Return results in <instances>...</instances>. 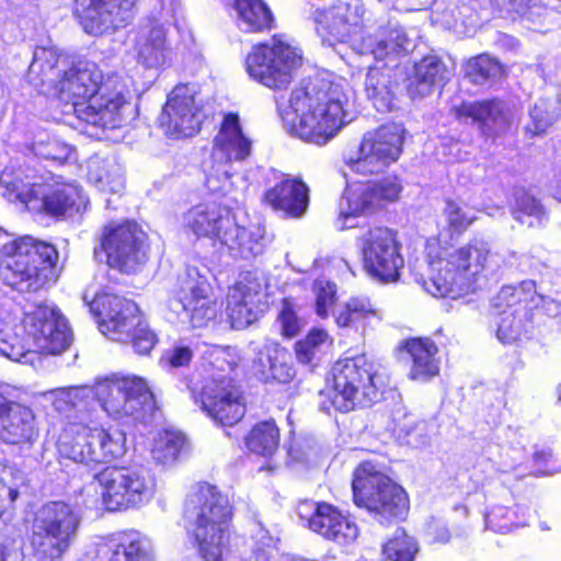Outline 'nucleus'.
Returning a JSON list of instances; mask_svg holds the SVG:
<instances>
[{
  "mask_svg": "<svg viewBox=\"0 0 561 561\" xmlns=\"http://www.w3.org/2000/svg\"><path fill=\"white\" fill-rule=\"evenodd\" d=\"M348 85L344 80L314 77L290 92L279 113L288 131L301 140L324 146L352 122Z\"/></svg>",
  "mask_w": 561,
  "mask_h": 561,
  "instance_id": "1",
  "label": "nucleus"
},
{
  "mask_svg": "<svg viewBox=\"0 0 561 561\" xmlns=\"http://www.w3.org/2000/svg\"><path fill=\"white\" fill-rule=\"evenodd\" d=\"M434 248V244L427 247L430 277L423 283L424 289L434 297L456 299L476 290L483 275H495L504 267L517 266L522 259L516 252H492L482 239L437 253Z\"/></svg>",
  "mask_w": 561,
  "mask_h": 561,
  "instance_id": "2",
  "label": "nucleus"
},
{
  "mask_svg": "<svg viewBox=\"0 0 561 561\" xmlns=\"http://www.w3.org/2000/svg\"><path fill=\"white\" fill-rule=\"evenodd\" d=\"M363 8L337 2L324 10H317L313 16L318 34L329 45L334 42H350L359 55H371L385 67H397L398 60L414 47L405 31L400 26L381 27L375 35L357 36L362 22Z\"/></svg>",
  "mask_w": 561,
  "mask_h": 561,
  "instance_id": "3",
  "label": "nucleus"
},
{
  "mask_svg": "<svg viewBox=\"0 0 561 561\" xmlns=\"http://www.w3.org/2000/svg\"><path fill=\"white\" fill-rule=\"evenodd\" d=\"M126 80L117 75L103 80L92 64L72 66V113L79 122L101 128H117L128 106Z\"/></svg>",
  "mask_w": 561,
  "mask_h": 561,
  "instance_id": "4",
  "label": "nucleus"
},
{
  "mask_svg": "<svg viewBox=\"0 0 561 561\" xmlns=\"http://www.w3.org/2000/svg\"><path fill=\"white\" fill-rule=\"evenodd\" d=\"M91 481L78 492L82 505L92 508L99 502L96 483L101 488L103 504L107 511L122 512L148 504L156 492L154 478L138 466H113L90 473Z\"/></svg>",
  "mask_w": 561,
  "mask_h": 561,
  "instance_id": "5",
  "label": "nucleus"
},
{
  "mask_svg": "<svg viewBox=\"0 0 561 561\" xmlns=\"http://www.w3.org/2000/svg\"><path fill=\"white\" fill-rule=\"evenodd\" d=\"M185 514L194 522V536L204 561H222L232 516L228 497L216 486L199 483L187 496Z\"/></svg>",
  "mask_w": 561,
  "mask_h": 561,
  "instance_id": "6",
  "label": "nucleus"
},
{
  "mask_svg": "<svg viewBox=\"0 0 561 561\" xmlns=\"http://www.w3.org/2000/svg\"><path fill=\"white\" fill-rule=\"evenodd\" d=\"M0 185L9 202H19L32 213L59 219L70 206L68 183L51 172L39 174L28 168H5L0 175Z\"/></svg>",
  "mask_w": 561,
  "mask_h": 561,
  "instance_id": "7",
  "label": "nucleus"
},
{
  "mask_svg": "<svg viewBox=\"0 0 561 561\" xmlns=\"http://www.w3.org/2000/svg\"><path fill=\"white\" fill-rule=\"evenodd\" d=\"M0 275L3 282L21 293H36L45 288L54 276L58 252L53 244L30 236L3 247Z\"/></svg>",
  "mask_w": 561,
  "mask_h": 561,
  "instance_id": "8",
  "label": "nucleus"
},
{
  "mask_svg": "<svg viewBox=\"0 0 561 561\" xmlns=\"http://www.w3.org/2000/svg\"><path fill=\"white\" fill-rule=\"evenodd\" d=\"M90 311L98 319L99 330L110 340L128 343L136 353L149 354L157 337L149 329L138 306L118 295L96 294L89 302Z\"/></svg>",
  "mask_w": 561,
  "mask_h": 561,
  "instance_id": "9",
  "label": "nucleus"
},
{
  "mask_svg": "<svg viewBox=\"0 0 561 561\" xmlns=\"http://www.w3.org/2000/svg\"><path fill=\"white\" fill-rule=\"evenodd\" d=\"M183 225L197 237L217 239L234 257L250 259L263 250L259 229L239 226L227 207L201 204L183 215Z\"/></svg>",
  "mask_w": 561,
  "mask_h": 561,
  "instance_id": "10",
  "label": "nucleus"
},
{
  "mask_svg": "<svg viewBox=\"0 0 561 561\" xmlns=\"http://www.w3.org/2000/svg\"><path fill=\"white\" fill-rule=\"evenodd\" d=\"M332 404L341 412L370 407L386 385L381 366L366 355L337 360L332 368Z\"/></svg>",
  "mask_w": 561,
  "mask_h": 561,
  "instance_id": "11",
  "label": "nucleus"
},
{
  "mask_svg": "<svg viewBox=\"0 0 561 561\" xmlns=\"http://www.w3.org/2000/svg\"><path fill=\"white\" fill-rule=\"evenodd\" d=\"M209 364L220 370L205 380L199 392L201 407L215 423L222 426L237 424L245 413V404L239 387L227 374L236 363L230 347L211 346L208 351Z\"/></svg>",
  "mask_w": 561,
  "mask_h": 561,
  "instance_id": "12",
  "label": "nucleus"
},
{
  "mask_svg": "<svg viewBox=\"0 0 561 561\" xmlns=\"http://www.w3.org/2000/svg\"><path fill=\"white\" fill-rule=\"evenodd\" d=\"M352 489L354 503L381 524L403 518L409 510L405 491L373 461H364L355 469Z\"/></svg>",
  "mask_w": 561,
  "mask_h": 561,
  "instance_id": "13",
  "label": "nucleus"
},
{
  "mask_svg": "<svg viewBox=\"0 0 561 561\" xmlns=\"http://www.w3.org/2000/svg\"><path fill=\"white\" fill-rule=\"evenodd\" d=\"M301 65L300 49L276 36L271 43L254 46L245 59L249 76L275 91L286 90Z\"/></svg>",
  "mask_w": 561,
  "mask_h": 561,
  "instance_id": "14",
  "label": "nucleus"
},
{
  "mask_svg": "<svg viewBox=\"0 0 561 561\" xmlns=\"http://www.w3.org/2000/svg\"><path fill=\"white\" fill-rule=\"evenodd\" d=\"M405 129L389 123L366 131L355 151L344 156L351 171L362 175L379 174L397 162L402 153Z\"/></svg>",
  "mask_w": 561,
  "mask_h": 561,
  "instance_id": "15",
  "label": "nucleus"
},
{
  "mask_svg": "<svg viewBox=\"0 0 561 561\" xmlns=\"http://www.w3.org/2000/svg\"><path fill=\"white\" fill-rule=\"evenodd\" d=\"M91 391L102 409L114 420L138 419L153 405V394L149 386L137 376L111 374L100 377Z\"/></svg>",
  "mask_w": 561,
  "mask_h": 561,
  "instance_id": "16",
  "label": "nucleus"
},
{
  "mask_svg": "<svg viewBox=\"0 0 561 561\" xmlns=\"http://www.w3.org/2000/svg\"><path fill=\"white\" fill-rule=\"evenodd\" d=\"M251 151L252 140L243 131L239 115L225 114L213 140V165L206 176L207 187L214 192L225 190L233 174L232 163L244 161Z\"/></svg>",
  "mask_w": 561,
  "mask_h": 561,
  "instance_id": "17",
  "label": "nucleus"
},
{
  "mask_svg": "<svg viewBox=\"0 0 561 561\" xmlns=\"http://www.w3.org/2000/svg\"><path fill=\"white\" fill-rule=\"evenodd\" d=\"M126 453V435L118 428L105 431L82 423H72V461L76 474L95 471V466L121 458Z\"/></svg>",
  "mask_w": 561,
  "mask_h": 561,
  "instance_id": "18",
  "label": "nucleus"
},
{
  "mask_svg": "<svg viewBox=\"0 0 561 561\" xmlns=\"http://www.w3.org/2000/svg\"><path fill=\"white\" fill-rule=\"evenodd\" d=\"M23 328L37 351L28 350L20 353L12 350L7 355L15 362L33 365L37 352L56 355L68 347L66 319L54 308L38 305L25 311Z\"/></svg>",
  "mask_w": 561,
  "mask_h": 561,
  "instance_id": "19",
  "label": "nucleus"
},
{
  "mask_svg": "<svg viewBox=\"0 0 561 561\" xmlns=\"http://www.w3.org/2000/svg\"><path fill=\"white\" fill-rule=\"evenodd\" d=\"M102 249L108 266L127 274L138 272L148 260L147 234L131 221L105 228Z\"/></svg>",
  "mask_w": 561,
  "mask_h": 561,
  "instance_id": "20",
  "label": "nucleus"
},
{
  "mask_svg": "<svg viewBox=\"0 0 561 561\" xmlns=\"http://www.w3.org/2000/svg\"><path fill=\"white\" fill-rule=\"evenodd\" d=\"M171 306L175 311L179 306L184 320L193 328L206 327L219 311L207 276L193 265H188L180 276V288Z\"/></svg>",
  "mask_w": 561,
  "mask_h": 561,
  "instance_id": "21",
  "label": "nucleus"
},
{
  "mask_svg": "<svg viewBox=\"0 0 561 561\" xmlns=\"http://www.w3.org/2000/svg\"><path fill=\"white\" fill-rule=\"evenodd\" d=\"M401 186L397 179H386L376 183H356L345 188L339 203L335 227L339 230L352 228L350 222L358 216L374 213L382 202L394 201Z\"/></svg>",
  "mask_w": 561,
  "mask_h": 561,
  "instance_id": "22",
  "label": "nucleus"
},
{
  "mask_svg": "<svg viewBox=\"0 0 561 561\" xmlns=\"http://www.w3.org/2000/svg\"><path fill=\"white\" fill-rule=\"evenodd\" d=\"M362 253L367 273L382 282L396 280L404 264L396 236L388 228L368 230L362 238Z\"/></svg>",
  "mask_w": 561,
  "mask_h": 561,
  "instance_id": "23",
  "label": "nucleus"
},
{
  "mask_svg": "<svg viewBox=\"0 0 561 561\" xmlns=\"http://www.w3.org/2000/svg\"><path fill=\"white\" fill-rule=\"evenodd\" d=\"M70 507L54 502L46 505L35 520L32 546L47 558H59L69 547Z\"/></svg>",
  "mask_w": 561,
  "mask_h": 561,
  "instance_id": "24",
  "label": "nucleus"
},
{
  "mask_svg": "<svg viewBox=\"0 0 561 561\" xmlns=\"http://www.w3.org/2000/svg\"><path fill=\"white\" fill-rule=\"evenodd\" d=\"M137 0H77L78 19L91 35L113 33L125 27L134 16Z\"/></svg>",
  "mask_w": 561,
  "mask_h": 561,
  "instance_id": "25",
  "label": "nucleus"
},
{
  "mask_svg": "<svg viewBox=\"0 0 561 561\" xmlns=\"http://www.w3.org/2000/svg\"><path fill=\"white\" fill-rule=\"evenodd\" d=\"M203 119L195 101V90L186 84L172 90L159 118L164 133L174 138L193 136L199 130Z\"/></svg>",
  "mask_w": 561,
  "mask_h": 561,
  "instance_id": "26",
  "label": "nucleus"
},
{
  "mask_svg": "<svg viewBox=\"0 0 561 561\" xmlns=\"http://www.w3.org/2000/svg\"><path fill=\"white\" fill-rule=\"evenodd\" d=\"M298 514L313 533L327 540L345 546L358 537L357 525L331 504L305 502L298 506Z\"/></svg>",
  "mask_w": 561,
  "mask_h": 561,
  "instance_id": "27",
  "label": "nucleus"
},
{
  "mask_svg": "<svg viewBox=\"0 0 561 561\" xmlns=\"http://www.w3.org/2000/svg\"><path fill=\"white\" fill-rule=\"evenodd\" d=\"M263 280L252 272L242 273L227 296V312L234 329L254 322L260 312Z\"/></svg>",
  "mask_w": 561,
  "mask_h": 561,
  "instance_id": "28",
  "label": "nucleus"
},
{
  "mask_svg": "<svg viewBox=\"0 0 561 561\" xmlns=\"http://www.w3.org/2000/svg\"><path fill=\"white\" fill-rule=\"evenodd\" d=\"M134 50L139 65L148 69H162L172 61L173 50L168 39L165 26L156 19H147L139 24Z\"/></svg>",
  "mask_w": 561,
  "mask_h": 561,
  "instance_id": "29",
  "label": "nucleus"
},
{
  "mask_svg": "<svg viewBox=\"0 0 561 561\" xmlns=\"http://www.w3.org/2000/svg\"><path fill=\"white\" fill-rule=\"evenodd\" d=\"M78 561H154L151 540L138 533L124 534L119 541L111 540L91 547Z\"/></svg>",
  "mask_w": 561,
  "mask_h": 561,
  "instance_id": "30",
  "label": "nucleus"
},
{
  "mask_svg": "<svg viewBox=\"0 0 561 561\" xmlns=\"http://www.w3.org/2000/svg\"><path fill=\"white\" fill-rule=\"evenodd\" d=\"M251 371L263 382L287 383L295 377L290 353L275 342H266L255 350Z\"/></svg>",
  "mask_w": 561,
  "mask_h": 561,
  "instance_id": "31",
  "label": "nucleus"
},
{
  "mask_svg": "<svg viewBox=\"0 0 561 561\" xmlns=\"http://www.w3.org/2000/svg\"><path fill=\"white\" fill-rule=\"evenodd\" d=\"M34 436L32 410L0 393V439L5 444L20 445L30 443Z\"/></svg>",
  "mask_w": 561,
  "mask_h": 561,
  "instance_id": "32",
  "label": "nucleus"
},
{
  "mask_svg": "<svg viewBox=\"0 0 561 561\" xmlns=\"http://www.w3.org/2000/svg\"><path fill=\"white\" fill-rule=\"evenodd\" d=\"M263 201L274 210L299 218L308 208L309 188L300 180L286 176L264 193Z\"/></svg>",
  "mask_w": 561,
  "mask_h": 561,
  "instance_id": "33",
  "label": "nucleus"
},
{
  "mask_svg": "<svg viewBox=\"0 0 561 561\" xmlns=\"http://www.w3.org/2000/svg\"><path fill=\"white\" fill-rule=\"evenodd\" d=\"M337 327L365 334L368 328L380 322L381 317L373 301L366 296H353L333 311Z\"/></svg>",
  "mask_w": 561,
  "mask_h": 561,
  "instance_id": "34",
  "label": "nucleus"
},
{
  "mask_svg": "<svg viewBox=\"0 0 561 561\" xmlns=\"http://www.w3.org/2000/svg\"><path fill=\"white\" fill-rule=\"evenodd\" d=\"M450 70L436 55L424 56L415 62L413 75L409 79V92L413 98H424L449 80Z\"/></svg>",
  "mask_w": 561,
  "mask_h": 561,
  "instance_id": "35",
  "label": "nucleus"
},
{
  "mask_svg": "<svg viewBox=\"0 0 561 561\" xmlns=\"http://www.w3.org/2000/svg\"><path fill=\"white\" fill-rule=\"evenodd\" d=\"M460 118H471L484 133L504 129L512 118L508 105L500 100L462 103L458 110Z\"/></svg>",
  "mask_w": 561,
  "mask_h": 561,
  "instance_id": "36",
  "label": "nucleus"
},
{
  "mask_svg": "<svg viewBox=\"0 0 561 561\" xmlns=\"http://www.w3.org/2000/svg\"><path fill=\"white\" fill-rule=\"evenodd\" d=\"M411 362L409 376L413 380L427 381L439 373L438 360L436 358L437 346L430 339H410L402 345Z\"/></svg>",
  "mask_w": 561,
  "mask_h": 561,
  "instance_id": "37",
  "label": "nucleus"
},
{
  "mask_svg": "<svg viewBox=\"0 0 561 561\" xmlns=\"http://www.w3.org/2000/svg\"><path fill=\"white\" fill-rule=\"evenodd\" d=\"M233 19L243 33H262L274 26V16L263 0H233Z\"/></svg>",
  "mask_w": 561,
  "mask_h": 561,
  "instance_id": "38",
  "label": "nucleus"
},
{
  "mask_svg": "<svg viewBox=\"0 0 561 561\" xmlns=\"http://www.w3.org/2000/svg\"><path fill=\"white\" fill-rule=\"evenodd\" d=\"M88 179L105 193L119 195L125 187L122 167L110 160L91 159L88 163Z\"/></svg>",
  "mask_w": 561,
  "mask_h": 561,
  "instance_id": "39",
  "label": "nucleus"
},
{
  "mask_svg": "<svg viewBox=\"0 0 561 561\" xmlns=\"http://www.w3.org/2000/svg\"><path fill=\"white\" fill-rule=\"evenodd\" d=\"M365 92L378 112L390 111L394 103V92L389 70L369 67L365 79Z\"/></svg>",
  "mask_w": 561,
  "mask_h": 561,
  "instance_id": "40",
  "label": "nucleus"
},
{
  "mask_svg": "<svg viewBox=\"0 0 561 561\" xmlns=\"http://www.w3.org/2000/svg\"><path fill=\"white\" fill-rule=\"evenodd\" d=\"M536 284L533 280H524L518 286H503L493 298V308L499 312L504 309L512 311L515 308L526 306L529 310V304L536 302Z\"/></svg>",
  "mask_w": 561,
  "mask_h": 561,
  "instance_id": "41",
  "label": "nucleus"
},
{
  "mask_svg": "<svg viewBox=\"0 0 561 561\" xmlns=\"http://www.w3.org/2000/svg\"><path fill=\"white\" fill-rule=\"evenodd\" d=\"M486 526L496 533L506 534L527 525L526 512L517 505H493L485 515Z\"/></svg>",
  "mask_w": 561,
  "mask_h": 561,
  "instance_id": "42",
  "label": "nucleus"
},
{
  "mask_svg": "<svg viewBox=\"0 0 561 561\" xmlns=\"http://www.w3.org/2000/svg\"><path fill=\"white\" fill-rule=\"evenodd\" d=\"M279 430L274 421H263L253 426L247 437L248 448L261 456L270 457L278 448Z\"/></svg>",
  "mask_w": 561,
  "mask_h": 561,
  "instance_id": "43",
  "label": "nucleus"
},
{
  "mask_svg": "<svg viewBox=\"0 0 561 561\" xmlns=\"http://www.w3.org/2000/svg\"><path fill=\"white\" fill-rule=\"evenodd\" d=\"M185 444V437L174 431H163L154 437L151 454L156 462L168 465L176 460Z\"/></svg>",
  "mask_w": 561,
  "mask_h": 561,
  "instance_id": "44",
  "label": "nucleus"
},
{
  "mask_svg": "<svg viewBox=\"0 0 561 561\" xmlns=\"http://www.w3.org/2000/svg\"><path fill=\"white\" fill-rule=\"evenodd\" d=\"M417 551L416 541L402 528H398L382 547V554L389 561H413Z\"/></svg>",
  "mask_w": 561,
  "mask_h": 561,
  "instance_id": "45",
  "label": "nucleus"
},
{
  "mask_svg": "<svg viewBox=\"0 0 561 561\" xmlns=\"http://www.w3.org/2000/svg\"><path fill=\"white\" fill-rule=\"evenodd\" d=\"M501 320L497 327V337L503 343H513L519 340L525 332L524 319L528 314L526 306L512 311L504 309L499 312Z\"/></svg>",
  "mask_w": 561,
  "mask_h": 561,
  "instance_id": "46",
  "label": "nucleus"
},
{
  "mask_svg": "<svg viewBox=\"0 0 561 561\" xmlns=\"http://www.w3.org/2000/svg\"><path fill=\"white\" fill-rule=\"evenodd\" d=\"M466 77L476 84H483L488 80L502 75L500 62L488 55H480L468 60L465 67Z\"/></svg>",
  "mask_w": 561,
  "mask_h": 561,
  "instance_id": "47",
  "label": "nucleus"
},
{
  "mask_svg": "<svg viewBox=\"0 0 561 561\" xmlns=\"http://www.w3.org/2000/svg\"><path fill=\"white\" fill-rule=\"evenodd\" d=\"M513 217L522 225L531 228L543 224L546 213L536 198L527 194H522L516 198Z\"/></svg>",
  "mask_w": 561,
  "mask_h": 561,
  "instance_id": "48",
  "label": "nucleus"
},
{
  "mask_svg": "<svg viewBox=\"0 0 561 561\" xmlns=\"http://www.w3.org/2000/svg\"><path fill=\"white\" fill-rule=\"evenodd\" d=\"M312 290L316 313L322 319L328 318L336 302V285L324 277H319L314 280Z\"/></svg>",
  "mask_w": 561,
  "mask_h": 561,
  "instance_id": "49",
  "label": "nucleus"
},
{
  "mask_svg": "<svg viewBox=\"0 0 561 561\" xmlns=\"http://www.w3.org/2000/svg\"><path fill=\"white\" fill-rule=\"evenodd\" d=\"M444 217L448 227L459 233L467 230L477 220L473 210L454 201L446 202Z\"/></svg>",
  "mask_w": 561,
  "mask_h": 561,
  "instance_id": "50",
  "label": "nucleus"
},
{
  "mask_svg": "<svg viewBox=\"0 0 561 561\" xmlns=\"http://www.w3.org/2000/svg\"><path fill=\"white\" fill-rule=\"evenodd\" d=\"M34 153L45 160H50L59 165L68 161L70 147L56 138H48L47 141H37L33 146Z\"/></svg>",
  "mask_w": 561,
  "mask_h": 561,
  "instance_id": "51",
  "label": "nucleus"
},
{
  "mask_svg": "<svg viewBox=\"0 0 561 561\" xmlns=\"http://www.w3.org/2000/svg\"><path fill=\"white\" fill-rule=\"evenodd\" d=\"M58 61L57 55L54 49L37 47L34 50L33 61L30 66V75L38 73L42 75V83L44 84L46 81H51V75H54V68L56 67Z\"/></svg>",
  "mask_w": 561,
  "mask_h": 561,
  "instance_id": "52",
  "label": "nucleus"
},
{
  "mask_svg": "<svg viewBox=\"0 0 561 561\" xmlns=\"http://www.w3.org/2000/svg\"><path fill=\"white\" fill-rule=\"evenodd\" d=\"M531 125L527 129L534 135L545 133L557 119V117L549 113L548 104L546 101L536 103L529 112Z\"/></svg>",
  "mask_w": 561,
  "mask_h": 561,
  "instance_id": "53",
  "label": "nucleus"
},
{
  "mask_svg": "<svg viewBox=\"0 0 561 561\" xmlns=\"http://www.w3.org/2000/svg\"><path fill=\"white\" fill-rule=\"evenodd\" d=\"M282 333L285 336L293 337L299 333L304 321L299 319L288 301H284L282 311L278 316Z\"/></svg>",
  "mask_w": 561,
  "mask_h": 561,
  "instance_id": "54",
  "label": "nucleus"
},
{
  "mask_svg": "<svg viewBox=\"0 0 561 561\" xmlns=\"http://www.w3.org/2000/svg\"><path fill=\"white\" fill-rule=\"evenodd\" d=\"M193 358V351L188 345L176 344L168 350L162 360L172 368L187 366Z\"/></svg>",
  "mask_w": 561,
  "mask_h": 561,
  "instance_id": "55",
  "label": "nucleus"
},
{
  "mask_svg": "<svg viewBox=\"0 0 561 561\" xmlns=\"http://www.w3.org/2000/svg\"><path fill=\"white\" fill-rule=\"evenodd\" d=\"M329 344V334L324 330H313L311 331L306 339L302 340L301 347H308L309 345L319 353L322 352L323 347Z\"/></svg>",
  "mask_w": 561,
  "mask_h": 561,
  "instance_id": "56",
  "label": "nucleus"
},
{
  "mask_svg": "<svg viewBox=\"0 0 561 561\" xmlns=\"http://www.w3.org/2000/svg\"><path fill=\"white\" fill-rule=\"evenodd\" d=\"M49 399L59 413L67 412L70 409V389H56L49 393Z\"/></svg>",
  "mask_w": 561,
  "mask_h": 561,
  "instance_id": "57",
  "label": "nucleus"
},
{
  "mask_svg": "<svg viewBox=\"0 0 561 561\" xmlns=\"http://www.w3.org/2000/svg\"><path fill=\"white\" fill-rule=\"evenodd\" d=\"M72 209L76 208L77 213H85L90 206V199L83 192L82 187L72 183Z\"/></svg>",
  "mask_w": 561,
  "mask_h": 561,
  "instance_id": "58",
  "label": "nucleus"
},
{
  "mask_svg": "<svg viewBox=\"0 0 561 561\" xmlns=\"http://www.w3.org/2000/svg\"><path fill=\"white\" fill-rule=\"evenodd\" d=\"M69 89L70 80L67 78V71H64L62 80H60L49 93L67 105L70 101Z\"/></svg>",
  "mask_w": 561,
  "mask_h": 561,
  "instance_id": "59",
  "label": "nucleus"
},
{
  "mask_svg": "<svg viewBox=\"0 0 561 561\" xmlns=\"http://www.w3.org/2000/svg\"><path fill=\"white\" fill-rule=\"evenodd\" d=\"M301 345H302V340L298 341L296 343L295 348H296L297 359L302 364L313 365V363L316 360H318L320 353L318 351H316V348L311 347L310 345L308 347H301Z\"/></svg>",
  "mask_w": 561,
  "mask_h": 561,
  "instance_id": "60",
  "label": "nucleus"
},
{
  "mask_svg": "<svg viewBox=\"0 0 561 561\" xmlns=\"http://www.w3.org/2000/svg\"><path fill=\"white\" fill-rule=\"evenodd\" d=\"M542 309L551 318H561V301L553 298L538 297Z\"/></svg>",
  "mask_w": 561,
  "mask_h": 561,
  "instance_id": "61",
  "label": "nucleus"
},
{
  "mask_svg": "<svg viewBox=\"0 0 561 561\" xmlns=\"http://www.w3.org/2000/svg\"><path fill=\"white\" fill-rule=\"evenodd\" d=\"M551 457H552V454H551L550 449L537 450L534 454V460L537 463H545V462L549 461V459Z\"/></svg>",
  "mask_w": 561,
  "mask_h": 561,
  "instance_id": "62",
  "label": "nucleus"
},
{
  "mask_svg": "<svg viewBox=\"0 0 561 561\" xmlns=\"http://www.w3.org/2000/svg\"><path fill=\"white\" fill-rule=\"evenodd\" d=\"M531 0H508L515 11H519L527 7Z\"/></svg>",
  "mask_w": 561,
  "mask_h": 561,
  "instance_id": "63",
  "label": "nucleus"
},
{
  "mask_svg": "<svg viewBox=\"0 0 561 561\" xmlns=\"http://www.w3.org/2000/svg\"><path fill=\"white\" fill-rule=\"evenodd\" d=\"M552 195L556 199L561 202V176L557 180V183L553 186Z\"/></svg>",
  "mask_w": 561,
  "mask_h": 561,
  "instance_id": "64",
  "label": "nucleus"
}]
</instances>
